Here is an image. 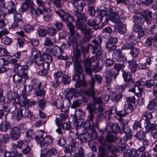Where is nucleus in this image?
I'll list each match as a JSON object with an SVG mask.
<instances>
[{
  "instance_id": "obj_60",
  "label": "nucleus",
  "mask_w": 157,
  "mask_h": 157,
  "mask_svg": "<svg viewBox=\"0 0 157 157\" xmlns=\"http://www.w3.org/2000/svg\"><path fill=\"white\" fill-rule=\"evenodd\" d=\"M87 109L89 113H94L95 112V106L94 104H89L87 106Z\"/></svg>"
},
{
  "instance_id": "obj_24",
  "label": "nucleus",
  "mask_w": 157,
  "mask_h": 157,
  "mask_svg": "<svg viewBox=\"0 0 157 157\" xmlns=\"http://www.w3.org/2000/svg\"><path fill=\"white\" fill-rule=\"evenodd\" d=\"M54 104L57 108L60 109L62 112H66L69 109V108L66 107L63 105V101L62 100L59 99L57 100L54 102Z\"/></svg>"
},
{
  "instance_id": "obj_21",
  "label": "nucleus",
  "mask_w": 157,
  "mask_h": 157,
  "mask_svg": "<svg viewBox=\"0 0 157 157\" xmlns=\"http://www.w3.org/2000/svg\"><path fill=\"white\" fill-rule=\"evenodd\" d=\"M80 56V52L79 49H76L74 52V56L72 58V60L74 62V66H81L80 62L78 60Z\"/></svg>"
},
{
  "instance_id": "obj_12",
  "label": "nucleus",
  "mask_w": 157,
  "mask_h": 157,
  "mask_svg": "<svg viewBox=\"0 0 157 157\" xmlns=\"http://www.w3.org/2000/svg\"><path fill=\"white\" fill-rule=\"evenodd\" d=\"M117 41V38H110L107 42L105 45V48L110 51L115 49L117 48L116 44Z\"/></svg>"
},
{
  "instance_id": "obj_57",
  "label": "nucleus",
  "mask_w": 157,
  "mask_h": 157,
  "mask_svg": "<svg viewBox=\"0 0 157 157\" xmlns=\"http://www.w3.org/2000/svg\"><path fill=\"white\" fill-rule=\"evenodd\" d=\"M122 96V95L120 93L113 94L112 95L111 99L113 101L117 102L119 101Z\"/></svg>"
},
{
  "instance_id": "obj_15",
  "label": "nucleus",
  "mask_w": 157,
  "mask_h": 157,
  "mask_svg": "<svg viewBox=\"0 0 157 157\" xmlns=\"http://www.w3.org/2000/svg\"><path fill=\"white\" fill-rule=\"evenodd\" d=\"M21 130L18 127H14L11 130L10 136L11 138L14 140H17L20 136Z\"/></svg>"
},
{
  "instance_id": "obj_52",
  "label": "nucleus",
  "mask_w": 157,
  "mask_h": 157,
  "mask_svg": "<svg viewBox=\"0 0 157 157\" xmlns=\"http://www.w3.org/2000/svg\"><path fill=\"white\" fill-rule=\"evenodd\" d=\"M154 41V38L152 37H147L146 40L144 43L145 47L148 48L150 47L152 44L153 41Z\"/></svg>"
},
{
  "instance_id": "obj_31",
  "label": "nucleus",
  "mask_w": 157,
  "mask_h": 157,
  "mask_svg": "<svg viewBox=\"0 0 157 157\" xmlns=\"http://www.w3.org/2000/svg\"><path fill=\"white\" fill-rule=\"evenodd\" d=\"M30 6V8L34 6L33 3H28L27 2L25 1L23 3L19 9V11L21 12H24L29 8V6Z\"/></svg>"
},
{
  "instance_id": "obj_6",
  "label": "nucleus",
  "mask_w": 157,
  "mask_h": 157,
  "mask_svg": "<svg viewBox=\"0 0 157 157\" xmlns=\"http://www.w3.org/2000/svg\"><path fill=\"white\" fill-rule=\"evenodd\" d=\"M81 144L76 141H73L70 145H67L64 147V151L67 153H71L82 148Z\"/></svg>"
},
{
  "instance_id": "obj_26",
  "label": "nucleus",
  "mask_w": 157,
  "mask_h": 157,
  "mask_svg": "<svg viewBox=\"0 0 157 157\" xmlns=\"http://www.w3.org/2000/svg\"><path fill=\"white\" fill-rule=\"evenodd\" d=\"M28 110L26 107H22L18 109L17 111V115L16 119L18 121H19L23 117H25L26 113Z\"/></svg>"
},
{
  "instance_id": "obj_45",
  "label": "nucleus",
  "mask_w": 157,
  "mask_h": 157,
  "mask_svg": "<svg viewBox=\"0 0 157 157\" xmlns=\"http://www.w3.org/2000/svg\"><path fill=\"white\" fill-rule=\"evenodd\" d=\"M134 108L133 106L129 103L124 105V109L128 114L131 113L133 111Z\"/></svg>"
},
{
  "instance_id": "obj_47",
  "label": "nucleus",
  "mask_w": 157,
  "mask_h": 157,
  "mask_svg": "<svg viewBox=\"0 0 157 157\" xmlns=\"http://www.w3.org/2000/svg\"><path fill=\"white\" fill-rule=\"evenodd\" d=\"M85 5V3L82 1L81 2H78L77 4H75V5L74 6L77 10L75 11H82L83 10Z\"/></svg>"
},
{
  "instance_id": "obj_63",
  "label": "nucleus",
  "mask_w": 157,
  "mask_h": 157,
  "mask_svg": "<svg viewBox=\"0 0 157 157\" xmlns=\"http://www.w3.org/2000/svg\"><path fill=\"white\" fill-rule=\"evenodd\" d=\"M14 19L16 22H18L22 21V19L21 17V14L19 13H14Z\"/></svg>"
},
{
  "instance_id": "obj_20",
  "label": "nucleus",
  "mask_w": 157,
  "mask_h": 157,
  "mask_svg": "<svg viewBox=\"0 0 157 157\" xmlns=\"http://www.w3.org/2000/svg\"><path fill=\"white\" fill-rule=\"evenodd\" d=\"M43 51L44 53L42 54V56L44 58L47 60L46 61L51 63L53 61V59L49 54L50 52V49L48 48H43Z\"/></svg>"
},
{
  "instance_id": "obj_22",
  "label": "nucleus",
  "mask_w": 157,
  "mask_h": 157,
  "mask_svg": "<svg viewBox=\"0 0 157 157\" xmlns=\"http://www.w3.org/2000/svg\"><path fill=\"white\" fill-rule=\"evenodd\" d=\"M65 98L66 99H71L75 93V90L73 88H67L64 91Z\"/></svg>"
},
{
  "instance_id": "obj_43",
  "label": "nucleus",
  "mask_w": 157,
  "mask_h": 157,
  "mask_svg": "<svg viewBox=\"0 0 157 157\" xmlns=\"http://www.w3.org/2000/svg\"><path fill=\"white\" fill-rule=\"evenodd\" d=\"M55 42L56 41L54 39H52V40L49 37H46L45 40L44 45L45 46L49 47L52 46Z\"/></svg>"
},
{
  "instance_id": "obj_53",
  "label": "nucleus",
  "mask_w": 157,
  "mask_h": 157,
  "mask_svg": "<svg viewBox=\"0 0 157 157\" xmlns=\"http://www.w3.org/2000/svg\"><path fill=\"white\" fill-rule=\"evenodd\" d=\"M148 122V124L146 128V130L147 132H151L155 129V125L153 124H151L150 121Z\"/></svg>"
},
{
  "instance_id": "obj_18",
  "label": "nucleus",
  "mask_w": 157,
  "mask_h": 157,
  "mask_svg": "<svg viewBox=\"0 0 157 157\" xmlns=\"http://www.w3.org/2000/svg\"><path fill=\"white\" fill-rule=\"evenodd\" d=\"M90 47L91 48L92 53L93 54L96 53V56L98 58L102 54V51L101 49V47L98 48V46L96 45H93L91 44H89L88 45V48H90Z\"/></svg>"
},
{
  "instance_id": "obj_25",
  "label": "nucleus",
  "mask_w": 157,
  "mask_h": 157,
  "mask_svg": "<svg viewBox=\"0 0 157 157\" xmlns=\"http://www.w3.org/2000/svg\"><path fill=\"white\" fill-rule=\"evenodd\" d=\"M78 138L82 141L84 142H90L92 140L91 135L88 132L80 134L78 136Z\"/></svg>"
},
{
  "instance_id": "obj_35",
  "label": "nucleus",
  "mask_w": 157,
  "mask_h": 157,
  "mask_svg": "<svg viewBox=\"0 0 157 157\" xmlns=\"http://www.w3.org/2000/svg\"><path fill=\"white\" fill-rule=\"evenodd\" d=\"M129 91L135 92L138 97H140L143 91V89L140 87H135L132 89L129 90Z\"/></svg>"
},
{
  "instance_id": "obj_40",
  "label": "nucleus",
  "mask_w": 157,
  "mask_h": 157,
  "mask_svg": "<svg viewBox=\"0 0 157 157\" xmlns=\"http://www.w3.org/2000/svg\"><path fill=\"white\" fill-rule=\"evenodd\" d=\"M128 145L122 143L118 147L117 151L120 153H122L123 151H127L128 149Z\"/></svg>"
},
{
  "instance_id": "obj_48",
  "label": "nucleus",
  "mask_w": 157,
  "mask_h": 157,
  "mask_svg": "<svg viewBox=\"0 0 157 157\" xmlns=\"http://www.w3.org/2000/svg\"><path fill=\"white\" fill-rule=\"evenodd\" d=\"M102 42V38L100 36H98L97 39H94L92 41V42L95 44L94 45L98 46V48L101 47Z\"/></svg>"
},
{
  "instance_id": "obj_38",
  "label": "nucleus",
  "mask_w": 157,
  "mask_h": 157,
  "mask_svg": "<svg viewBox=\"0 0 157 157\" xmlns=\"http://www.w3.org/2000/svg\"><path fill=\"white\" fill-rule=\"evenodd\" d=\"M87 24L90 26L93 27V29H99L98 25L95 19H90L87 22Z\"/></svg>"
},
{
  "instance_id": "obj_64",
  "label": "nucleus",
  "mask_w": 157,
  "mask_h": 157,
  "mask_svg": "<svg viewBox=\"0 0 157 157\" xmlns=\"http://www.w3.org/2000/svg\"><path fill=\"white\" fill-rule=\"evenodd\" d=\"M131 157H138L139 153L134 149H131L129 151Z\"/></svg>"
},
{
  "instance_id": "obj_51",
  "label": "nucleus",
  "mask_w": 157,
  "mask_h": 157,
  "mask_svg": "<svg viewBox=\"0 0 157 157\" xmlns=\"http://www.w3.org/2000/svg\"><path fill=\"white\" fill-rule=\"evenodd\" d=\"M9 55V53L7 50L2 46L0 45V56H7Z\"/></svg>"
},
{
  "instance_id": "obj_13",
  "label": "nucleus",
  "mask_w": 157,
  "mask_h": 157,
  "mask_svg": "<svg viewBox=\"0 0 157 157\" xmlns=\"http://www.w3.org/2000/svg\"><path fill=\"white\" fill-rule=\"evenodd\" d=\"M140 14L144 19V21L148 24H150L151 22V18L152 17L153 13L147 9L143 11V13H140Z\"/></svg>"
},
{
  "instance_id": "obj_3",
  "label": "nucleus",
  "mask_w": 157,
  "mask_h": 157,
  "mask_svg": "<svg viewBox=\"0 0 157 157\" xmlns=\"http://www.w3.org/2000/svg\"><path fill=\"white\" fill-rule=\"evenodd\" d=\"M38 132L39 135L35 136V139L37 142L41 145L42 148H44L45 144L49 145L52 144L53 141L52 136L48 135L44 137V132L41 130L38 131Z\"/></svg>"
},
{
  "instance_id": "obj_16",
  "label": "nucleus",
  "mask_w": 157,
  "mask_h": 157,
  "mask_svg": "<svg viewBox=\"0 0 157 157\" xmlns=\"http://www.w3.org/2000/svg\"><path fill=\"white\" fill-rule=\"evenodd\" d=\"M122 76L125 82H128L129 85L131 84L132 86L134 84L135 81L133 80L132 78V75L131 74L128 72H126L122 71ZM130 87V86L129 85Z\"/></svg>"
},
{
  "instance_id": "obj_54",
  "label": "nucleus",
  "mask_w": 157,
  "mask_h": 157,
  "mask_svg": "<svg viewBox=\"0 0 157 157\" xmlns=\"http://www.w3.org/2000/svg\"><path fill=\"white\" fill-rule=\"evenodd\" d=\"M13 82L16 83L21 82L22 81V77L21 75H15L13 76Z\"/></svg>"
},
{
  "instance_id": "obj_23",
  "label": "nucleus",
  "mask_w": 157,
  "mask_h": 157,
  "mask_svg": "<svg viewBox=\"0 0 157 157\" xmlns=\"http://www.w3.org/2000/svg\"><path fill=\"white\" fill-rule=\"evenodd\" d=\"M47 9L46 8L38 7L36 9L31 7L30 10V12L33 15H36L38 16L41 14H43L44 11H46Z\"/></svg>"
},
{
  "instance_id": "obj_37",
  "label": "nucleus",
  "mask_w": 157,
  "mask_h": 157,
  "mask_svg": "<svg viewBox=\"0 0 157 157\" xmlns=\"http://www.w3.org/2000/svg\"><path fill=\"white\" fill-rule=\"evenodd\" d=\"M128 113L124 109V110L119 111L117 112V115L119 117V118L117 117L116 116L115 117V118H117V119L118 121H123L122 120V117H124Z\"/></svg>"
},
{
  "instance_id": "obj_8",
  "label": "nucleus",
  "mask_w": 157,
  "mask_h": 157,
  "mask_svg": "<svg viewBox=\"0 0 157 157\" xmlns=\"http://www.w3.org/2000/svg\"><path fill=\"white\" fill-rule=\"evenodd\" d=\"M77 24V28L83 32L84 38L87 40H89L92 35L91 29L90 28H87L86 25L85 24L82 25L81 23L79 22H78Z\"/></svg>"
},
{
  "instance_id": "obj_36",
  "label": "nucleus",
  "mask_w": 157,
  "mask_h": 157,
  "mask_svg": "<svg viewBox=\"0 0 157 157\" xmlns=\"http://www.w3.org/2000/svg\"><path fill=\"white\" fill-rule=\"evenodd\" d=\"M44 148H42V150L44 151L45 152L48 153L50 155H56L57 153V150L54 148H48L44 147Z\"/></svg>"
},
{
  "instance_id": "obj_1",
  "label": "nucleus",
  "mask_w": 157,
  "mask_h": 157,
  "mask_svg": "<svg viewBox=\"0 0 157 157\" xmlns=\"http://www.w3.org/2000/svg\"><path fill=\"white\" fill-rule=\"evenodd\" d=\"M97 12L98 13V16L99 17L100 21L102 23L107 24L109 20L117 24H119L121 22L120 17L118 13L113 8L104 10L98 9Z\"/></svg>"
},
{
  "instance_id": "obj_7",
  "label": "nucleus",
  "mask_w": 157,
  "mask_h": 157,
  "mask_svg": "<svg viewBox=\"0 0 157 157\" xmlns=\"http://www.w3.org/2000/svg\"><path fill=\"white\" fill-rule=\"evenodd\" d=\"M32 55L33 56V61L34 63L38 66H41L44 60L42 56H41L40 52L35 49H33Z\"/></svg>"
},
{
  "instance_id": "obj_39",
  "label": "nucleus",
  "mask_w": 157,
  "mask_h": 157,
  "mask_svg": "<svg viewBox=\"0 0 157 157\" xmlns=\"http://www.w3.org/2000/svg\"><path fill=\"white\" fill-rule=\"evenodd\" d=\"M134 22L135 24L142 25L144 23V20L143 19L139 17L137 15H134Z\"/></svg>"
},
{
  "instance_id": "obj_2",
  "label": "nucleus",
  "mask_w": 157,
  "mask_h": 157,
  "mask_svg": "<svg viewBox=\"0 0 157 157\" xmlns=\"http://www.w3.org/2000/svg\"><path fill=\"white\" fill-rule=\"evenodd\" d=\"M99 144V157H114L110 155L107 151L108 149L109 151L113 152L116 151V147L111 143L105 142L103 136L100 137L98 139Z\"/></svg>"
},
{
  "instance_id": "obj_10",
  "label": "nucleus",
  "mask_w": 157,
  "mask_h": 157,
  "mask_svg": "<svg viewBox=\"0 0 157 157\" xmlns=\"http://www.w3.org/2000/svg\"><path fill=\"white\" fill-rule=\"evenodd\" d=\"M118 123L113 124L112 126V130L113 132L115 133H118L123 131L124 128V124H127L128 122L125 121V123L124 121H119Z\"/></svg>"
},
{
  "instance_id": "obj_19",
  "label": "nucleus",
  "mask_w": 157,
  "mask_h": 157,
  "mask_svg": "<svg viewBox=\"0 0 157 157\" xmlns=\"http://www.w3.org/2000/svg\"><path fill=\"white\" fill-rule=\"evenodd\" d=\"M74 14L77 18L76 22V27L77 28V23L78 22H79L81 23L82 25H84V24L82 23V21H86L87 20L85 14L78 11H75Z\"/></svg>"
},
{
  "instance_id": "obj_49",
  "label": "nucleus",
  "mask_w": 157,
  "mask_h": 157,
  "mask_svg": "<svg viewBox=\"0 0 157 157\" xmlns=\"http://www.w3.org/2000/svg\"><path fill=\"white\" fill-rule=\"evenodd\" d=\"M135 44L130 42L129 43H127L124 44L122 47V49L124 50H128L131 49L135 46Z\"/></svg>"
},
{
  "instance_id": "obj_41",
  "label": "nucleus",
  "mask_w": 157,
  "mask_h": 157,
  "mask_svg": "<svg viewBox=\"0 0 157 157\" xmlns=\"http://www.w3.org/2000/svg\"><path fill=\"white\" fill-rule=\"evenodd\" d=\"M99 64L98 60L96 58L95 63H94L93 65V67L92 69L93 71L95 73L97 72L102 69V67L101 66H98Z\"/></svg>"
},
{
  "instance_id": "obj_27",
  "label": "nucleus",
  "mask_w": 157,
  "mask_h": 157,
  "mask_svg": "<svg viewBox=\"0 0 157 157\" xmlns=\"http://www.w3.org/2000/svg\"><path fill=\"white\" fill-rule=\"evenodd\" d=\"M5 5L8 10L9 13H14L16 12V7L14 6L13 2L12 1L6 2Z\"/></svg>"
},
{
  "instance_id": "obj_61",
  "label": "nucleus",
  "mask_w": 157,
  "mask_h": 157,
  "mask_svg": "<svg viewBox=\"0 0 157 157\" xmlns=\"http://www.w3.org/2000/svg\"><path fill=\"white\" fill-rule=\"evenodd\" d=\"M82 104L81 100L80 99L76 100L73 102L71 105V108L75 109L77 107H79Z\"/></svg>"
},
{
  "instance_id": "obj_33",
  "label": "nucleus",
  "mask_w": 157,
  "mask_h": 157,
  "mask_svg": "<svg viewBox=\"0 0 157 157\" xmlns=\"http://www.w3.org/2000/svg\"><path fill=\"white\" fill-rule=\"evenodd\" d=\"M156 105H157V99L154 98L150 101L147 105V108L149 110H154Z\"/></svg>"
},
{
  "instance_id": "obj_55",
  "label": "nucleus",
  "mask_w": 157,
  "mask_h": 157,
  "mask_svg": "<svg viewBox=\"0 0 157 157\" xmlns=\"http://www.w3.org/2000/svg\"><path fill=\"white\" fill-rule=\"evenodd\" d=\"M130 53L132 57H136L139 54V51L137 48L134 47L131 50Z\"/></svg>"
},
{
  "instance_id": "obj_42",
  "label": "nucleus",
  "mask_w": 157,
  "mask_h": 157,
  "mask_svg": "<svg viewBox=\"0 0 157 157\" xmlns=\"http://www.w3.org/2000/svg\"><path fill=\"white\" fill-rule=\"evenodd\" d=\"M146 133L143 131L141 130L137 132L135 136L139 140H143L146 136Z\"/></svg>"
},
{
  "instance_id": "obj_5",
  "label": "nucleus",
  "mask_w": 157,
  "mask_h": 157,
  "mask_svg": "<svg viewBox=\"0 0 157 157\" xmlns=\"http://www.w3.org/2000/svg\"><path fill=\"white\" fill-rule=\"evenodd\" d=\"M75 71V74L73 76L72 80L76 82L75 86L76 88H79L82 86L85 85V83L83 81H79L80 75L82 72V67L81 66H74Z\"/></svg>"
},
{
  "instance_id": "obj_28",
  "label": "nucleus",
  "mask_w": 157,
  "mask_h": 157,
  "mask_svg": "<svg viewBox=\"0 0 157 157\" xmlns=\"http://www.w3.org/2000/svg\"><path fill=\"white\" fill-rule=\"evenodd\" d=\"M149 30L156 36L154 37V45L155 47L157 48V25H154L151 27Z\"/></svg>"
},
{
  "instance_id": "obj_11",
  "label": "nucleus",
  "mask_w": 157,
  "mask_h": 157,
  "mask_svg": "<svg viewBox=\"0 0 157 157\" xmlns=\"http://www.w3.org/2000/svg\"><path fill=\"white\" fill-rule=\"evenodd\" d=\"M56 13L62 18V21L68 22L67 24L69 23H72L71 22L73 21V17L68 14L64 13L63 10H61L60 12L56 11Z\"/></svg>"
},
{
  "instance_id": "obj_30",
  "label": "nucleus",
  "mask_w": 157,
  "mask_h": 157,
  "mask_svg": "<svg viewBox=\"0 0 157 157\" xmlns=\"http://www.w3.org/2000/svg\"><path fill=\"white\" fill-rule=\"evenodd\" d=\"M129 68L131 69L132 73H133L136 72L137 69V64L136 63V61L134 59L128 61Z\"/></svg>"
},
{
  "instance_id": "obj_50",
  "label": "nucleus",
  "mask_w": 157,
  "mask_h": 157,
  "mask_svg": "<svg viewBox=\"0 0 157 157\" xmlns=\"http://www.w3.org/2000/svg\"><path fill=\"white\" fill-rule=\"evenodd\" d=\"M85 151L84 149L82 148H80L78 150V152L76 153L73 155V157H84Z\"/></svg>"
},
{
  "instance_id": "obj_17",
  "label": "nucleus",
  "mask_w": 157,
  "mask_h": 157,
  "mask_svg": "<svg viewBox=\"0 0 157 157\" xmlns=\"http://www.w3.org/2000/svg\"><path fill=\"white\" fill-rule=\"evenodd\" d=\"M41 83L36 78H34L31 80V85L29 86V91H30L32 89L37 90L41 88Z\"/></svg>"
},
{
  "instance_id": "obj_44",
  "label": "nucleus",
  "mask_w": 157,
  "mask_h": 157,
  "mask_svg": "<svg viewBox=\"0 0 157 157\" xmlns=\"http://www.w3.org/2000/svg\"><path fill=\"white\" fill-rule=\"evenodd\" d=\"M105 118V116L103 113H101L98 115L95 119V125L96 126L98 127V123L102 121Z\"/></svg>"
},
{
  "instance_id": "obj_46",
  "label": "nucleus",
  "mask_w": 157,
  "mask_h": 157,
  "mask_svg": "<svg viewBox=\"0 0 157 157\" xmlns=\"http://www.w3.org/2000/svg\"><path fill=\"white\" fill-rule=\"evenodd\" d=\"M118 26V32L121 34H124L126 32V28L124 26V24L120 22L119 24H117Z\"/></svg>"
},
{
  "instance_id": "obj_58",
  "label": "nucleus",
  "mask_w": 157,
  "mask_h": 157,
  "mask_svg": "<svg viewBox=\"0 0 157 157\" xmlns=\"http://www.w3.org/2000/svg\"><path fill=\"white\" fill-rule=\"evenodd\" d=\"M2 42L6 45L10 44L12 42V40L7 36H5L2 39Z\"/></svg>"
},
{
  "instance_id": "obj_62",
  "label": "nucleus",
  "mask_w": 157,
  "mask_h": 157,
  "mask_svg": "<svg viewBox=\"0 0 157 157\" xmlns=\"http://www.w3.org/2000/svg\"><path fill=\"white\" fill-rule=\"evenodd\" d=\"M17 153V151H12L11 152H6L4 154L6 157H13Z\"/></svg>"
},
{
  "instance_id": "obj_29",
  "label": "nucleus",
  "mask_w": 157,
  "mask_h": 157,
  "mask_svg": "<svg viewBox=\"0 0 157 157\" xmlns=\"http://www.w3.org/2000/svg\"><path fill=\"white\" fill-rule=\"evenodd\" d=\"M89 41V40H87L86 39L84 38L81 40L79 41L80 46L81 49L83 52L85 53L88 52V50L90 48H88V45L86 48H85V45L86 42Z\"/></svg>"
},
{
  "instance_id": "obj_56",
  "label": "nucleus",
  "mask_w": 157,
  "mask_h": 157,
  "mask_svg": "<svg viewBox=\"0 0 157 157\" xmlns=\"http://www.w3.org/2000/svg\"><path fill=\"white\" fill-rule=\"evenodd\" d=\"M62 77V81L64 84H67L70 83L71 79L68 75H63Z\"/></svg>"
},
{
  "instance_id": "obj_59",
  "label": "nucleus",
  "mask_w": 157,
  "mask_h": 157,
  "mask_svg": "<svg viewBox=\"0 0 157 157\" xmlns=\"http://www.w3.org/2000/svg\"><path fill=\"white\" fill-rule=\"evenodd\" d=\"M16 97L15 92L10 91L8 93L7 98L10 101H13Z\"/></svg>"
},
{
  "instance_id": "obj_34",
  "label": "nucleus",
  "mask_w": 157,
  "mask_h": 157,
  "mask_svg": "<svg viewBox=\"0 0 157 157\" xmlns=\"http://www.w3.org/2000/svg\"><path fill=\"white\" fill-rule=\"evenodd\" d=\"M106 75L105 76L112 77H113L115 79H116L117 76L118 75L117 71H115L114 70L109 69L105 72Z\"/></svg>"
},
{
  "instance_id": "obj_32",
  "label": "nucleus",
  "mask_w": 157,
  "mask_h": 157,
  "mask_svg": "<svg viewBox=\"0 0 157 157\" xmlns=\"http://www.w3.org/2000/svg\"><path fill=\"white\" fill-rule=\"evenodd\" d=\"M10 125L6 120L3 121L0 124V129L2 131H6L10 128Z\"/></svg>"
},
{
  "instance_id": "obj_9",
  "label": "nucleus",
  "mask_w": 157,
  "mask_h": 157,
  "mask_svg": "<svg viewBox=\"0 0 157 157\" xmlns=\"http://www.w3.org/2000/svg\"><path fill=\"white\" fill-rule=\"evenodd\" d=\"M96 58L95 57L93 56L90 58H86L83 61L86 68V71L90 76L92 75L90 67L94 63H95Z\"/></svg>"
},
{
  "instance_id": "obj_14",
  "label": "nucleus",
  "mask_w": 157,
  "mask_h": 157,
  "mask_svg": "<svg viewBox=\"0 0 157 157\" xmlns=\"http://www.w3.org/2000/svg\"><path fill=\"white\" fill-rule=\"evenodd\" d=\"M52 54L57 57L59 59H63L64 57L62 55L63 52V50L57 45H54L52 48Z\"/></svg>"
},
{
  "instance_id": "obj_4",
  "label": "nucleus",
  "mask_w": 157,
  "mask_h": 157,
  "mask_svg": "<svg viewBox=\"0 0 157 157\" xmlns=\"http://www.w3.org/2000/svg\"><path fill=\"white\" fill-rule=\"evenodd\" d=\"M67 26L69 29L70 34V35L68 37V41H67L68 45L70 46L77 43V38H79L80 35L78 32L75 31V27L72 23H69L67 24Z\"/></svg>"
}]
</instances>
